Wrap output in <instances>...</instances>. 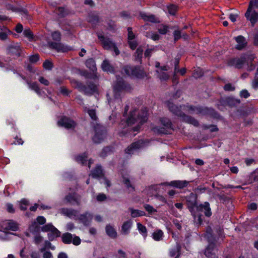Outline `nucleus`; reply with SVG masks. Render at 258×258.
Instances as JSON below:
<instances>
[{"label":"nucleus","instance_id":"obj_1","mask_svg":"<svg viewBox=\"0 0 258 258\" xmlns=\"http://www.w3.org/2000/svg\"><path fill=\"white\" fill-rule=\"evenodd\" d=\"M126 88V85L122 79L117 81L116 83L113 87V98L109 97V94H107L108 101L110 106H113L116 103L119 104L120 102V98L121 93L122 91L125 90Z\"/></svg>","mask_w":258,"mask_h":258},{"label":"nucleus","instance_id":"obj_2","mask_svg":"<svg viewBox=\"0 0 258 258\" xmlns=\"http://www.w3.org/2000/svg\"><path fill=\"white\" fill-rule=\"evenodd\" d=\"M147 120V111L146 108L141 111V113L138 112L136 110L132 111L126 123L128 125H131L136 122L142 124Z\"/></svg>","mask_w":258,"mask_h":258},{"label":"nucleus","instance_id":"obj_3","mask_svg":"<svg viewBox=\"0 0 258 258\" xmlns=\"http://www.w3.org/2000/svg\"><path fill=\"white\" fill-rule=\"evenodd\" d=\"M124 71L127 75L134 76L138 78H142L146 76L145 73L138 67L126 66L124 67Z\"/></svg>","mask_w":258,"mask_h":258},{"label":"nucleus","instance_id":"obj_4","mask_svg":"<svg viewBox=\"0 0 258 258\" xmlns=\"http://www.w3.org/2000/svg\"><path fill=\"white\" fill-rule=\"evenodd\" d=\"M253 2H250L249 7L245 14V16L247 20L250 21L252 26L258 21V13L252 10Z\"/></svg>","mask_w":258,"mask_h":258},{"label":"nucleus","instance_id":"obj_5","mask_svg":"<svg viewBox=\"0 0 258 258\" xmlns=\"http://www.w3.org/2000/svg\"><path fill=\"white\" fill-rule=\"evenodd\" d=\"M42 231L48 232V237L50 240L59 236V231L51 224H47L42 227Z\"/></svg>","mask_w":258,"mask_h":258},{"label":"nucleus","instance_id":"obj_6","mask_svg":"<svg viewBox=\"0 0 258 258\" xmlns=\"http://www.w3.org/2000/svg\"><path fill=\"white\" fill-rule=\"evenodd\" d=\"M76 87L85 94H92L97 91V87L93 83H89L87 87L78 82H76Z\"/></svg>","mask_w":258,"mask_h":258},{"label":"nucleus","instance_id":"obj_7","mask_svg":"<svg viewBox=\"0 0 258 258\" xmlns=\"http://www.w3.org/2000/svg\"><path fill=\"white\" fill-rule=\"evenodd\" d=\"M102 126L97 124L95 127V134L93 138V141L96 143L102 141L105 137V132Z\"/></svg>","mask_w":258,"mask_h":258},{"label":"nucleus","instance_id":"obj_8","mask_svg":"<svg viewBox=\"0 0 258 258\" xmlns=\"http://www.w3.org/2000/svg\"><path fill=\"white\" fill-rule=\"evenodd\" d=\"M100 40L101 41L103 47L106 49H112L115 53V55H118L119 53L117 47L115 45L114 43L112 42L109 38H106L104 37H99Z\"/></svg>","mask_w":258,"mask_h":258},{"label":"nucleus","instance_id":"obj_9","mask_svg":"<svg viewBox=\"0 0 258 258\" xmlns=\"http://www.w3.org/2000/svg\"><path fill=\"white\" fill-rule=\"evenodd\" d=\"M186 202L188 208L194 216L195 220H196V215L194 212V209L195 208H197V207H198L196 203V195L193 193L190 194V195L186 198Z\"/></svg>","mask_w":258,"mask_h":258},{"label":"nucleus","instance_id":"obj_10","mask_svg":"<svg viewBox=\"0 0 258 258\" xmlns=\"http://www.w3.org/2000/svg\"><path fill=\"white\" fill-rule=\"evenodd\" d=\"M217 252L218 250L215 244L212 243L206 248L204 254L208 258H218Z\"/></svg>","mask_w":258,"mask_h":258},{"label":"nucleus","instance_id":"obj_11","mask_svg":"<svg viewBox=\"0 0 258 258\" xmlns=\"http://www.w3.org/2000/svg\"><path fill=\"white\" fill-rule=\"evenodd\" d=\"M48 44L50 48L55 49L58 52H64L71 50L70 47L61 43L49 42Z\"/></svg>","mask_w":258,"mask_h":258},{"label":"nucleus","instance_id":"obj_12","mask_svg":"<svg viewBox=\"0 0 258 258\" xmlns=\"http://www.w3.org/2000/svg\"><path fill=\"white\" fill-rule=\"evenodd\" d=\"M1 226L4 229L14 231L17 230L18 229V224L11 220L3 221L1 223Z\"/></svg>","mask_w":258,"mask_h":258},{"label":"nucleus","instance_id":"obj_13","mask_svg":"<svg viewBox=\"0 0 258 258\" xmlns=\"http://www.w3.org/2000/svg\"><path fill=\"white\" fill-rule=\"evenodd\" d=\"M7 53L12 55L20 56L22 51L20 45L18 43L10 45L7 49Z\"/></svg>","mask_w":258,"mask_h":258},{"label":"nucleus","instance_id":"obj_14","mask_svg":"<svg viewBox=\"0 0 258 258\" xmlns=\"http://www.w3.org/2000/svg\"><path fill=\"white\" fill-rule=\"evenodd\" d=\"M64 201L72 205L80 204V197L76 193L69 194L64 198Z\"/></svg>","mask_w":258,"mask_h":258},{"label":"nucleus","instance_id":"obj_15","mask_svg":"<svg viewBox=\"0 0 258 258\" xmlns=\"http://www.w3.org/2000/svg\"><path fill=\"white\" fill-rule=\"evenodd\" d=\"M143 146V142L139 141L132 144L125 149V152L126 154L131 155L135 153L138 149H140Z\"/></svg>","mask_w":258,"mask_h":258},{"label":"nucleus","instance_id":"obj_16","mask_svg":"<svg viewBox=\"0 0 258 258\" xmlns=\"http://www.w3.org/2000/svg\"><path fill=\"white\" fill-rule=\"evenodd\" d=\"M58 124L60 126H64L67 128H71L75 126L74 121L68 118L63 117L58 121Z\"/></svg>","mask_w":258,"mask_h":258},{"label":"nucleus","instance_id":"obj_17","mask_svg":"<svg viewBox=\"0 0 258 258\" xmlns=\"http://www.w3.org/2000/svg\"><path fill=\"white\" fill-rule=\"evenodd\" d=\"M197 210L203 212L207 217H210L212 215L210 204L208 202H205L204 204L197 207Z\"/></svg>","mask_w":258,"mask_h":258},{"label":"nucleus","instance_id":"obj_18","mask_svg":"<svg viewBox=\"0 0 258 258\" xmlns=\"http://www.w3.org/2000/svg\"><path fill=\"white\" fill-rule=\"evenodd\" d=\"M188 183V182L185 180H175L170 182V183H163V184L168 185L172 186H174L179 188H182L186 187Z\"/></svg>","mask_w":258,"mask_h":258},{"label":"nucleus","instance_id":"obj_19","mask_svg":"<svg viewBox=\"0 0 258 258\" xmlns=\"http://www.w3.org/2000/svg\"><path fill=\"white\" fill-rule=\"evenodd\" d=\"M168 107L169 109L174 114L178 116H183L184 114L182 112L181 109L178 106L173 104L172 103L168 102Z\"/></svg>","mask_w":258,"mask_h":258},{"label":"nucleus","instance_id":"obj_20","mask_svg":"<svg viewBox=\"0 0 258 258\" xmlns=\"http://www.w3.org/2000/svg\"><path fill=\"white\" fill-rule=\"evenodd\" d=\"M235 39L237 42V44L235 48L237 49L240 50L245 47L246 45V41L245 38L241 36H238L235 38Z\"/></svg>","mask_w":258,"mask_h":258},{"label":"nucleus","instance_id":"obj_21","mask_svg":"<svg viewBox=\"0 0 258 258\" xmlns=\"http://www.w3.org/2000/svg\"><path fill=\"white\" fill-rule=\"evenodd\" d=\"M246 61V57L241 56L240 58L233 59L231 61V64L237 68H241Z\"/></svg>","mask_w":258,"mask_h":258},{"label":"nucleus","instance_id":"obj_22","mask_svg":"<svg viewBox=\"0 0 258 258\" xmlns=\"http://www.w3.org/2000/svg\"><path fill=\"white\" fill-rule=\"evenodd\" d=\"M105 231L107 235L112 238H115L117 236V232L112 225L107 224L105 227Z\"/></svg>","mask_w":258,"mask_h":258},{"label":"nucleus","instance_id":"obj_23","mask_svg":"<svg viewBox=\"0 0 258 258\" xmlns=\"http://www.w3.org/2000/svg\"><path fill=\"white\" fill-rule=\"evenodd\" d=\"M12 34V32L6 27L0 26V40H5L7 39L8 35Z\"/></svg>","mask_w":258,"mask_h":258},{"label":"nucleus","instance_id":"obj_24","mask_svg":"<svg viewBox=\"0 0 258 258\" xmlns=\"http://www.w3.org/2000/svg\"><path fill=\"white\" fill-rule=\"evenodd\" d=\"M60 213L71 218L77 216L78 212L74 209L62 208L60 210Z\"/></svg>","mask_w":258,"mask_h":258},{"label":"nucleus","instance_id":"obj_25","mask_svg":"<svg viewBox=\"0 0 258 258\" xmlns=\"http://www.w3.org/2000/svg\"><path fill=\"white\" fill-rule=\"evenodd\" d=\"M132 226V221L128 220L124 222L121 226V232L123 234H128Z\"/></svg>","mask_w":258,"mask_h":258},{"label":"nucleus","instance_id":"obj_26","mask_svg":"<svg viewBox=\"0 0 258 258\" xmlns=\"http://www.w3.org/2000/svg\"><path fill=\"white\" fill-rule=\"evenodd\" d=\"M26 83L28 84L29 89L34 91L38 95H41V91L37 83L31 82L28 80H26Z\"/></svg>","mask_w":258,"mask_h":258},{"label":"nucleus","instance_id":"obj_27","mask_svg":"<svg viewBox=\"0 0 258 258\" xmlns=\"http://www.w3.org/2000/svg\"><path fill=\"white\" fill-rule=\"evenodd\" d=\"M122 182L129 192H132L135 190V187L131 184L128 177L123 176Z\"/></svg>","mask_w":258,"mask_h":258},{"label":"nucleus","instance_id":"obj_28","mask_svg":"<svg viewBox=\"0 0 258 258\" xmlns=\"http://www.w3.org/2000/svg\"><path fill=\"white\" fill-rule=\"evenodd\" d=\"M180 246L177 245L176 247L171 248L169 250V256L170 257H174L176 256L175 258H178L180 255Z\"/></svg>","mask_w":258,"mask_h":258},{"label":"nucleus","instance_id":"obj_29","mask_svg":"<svg viewBox=\"0 0 258 258\" xmlns=\"http://www.w3.org/2000/svg\"><path fill=\"white\" fill-rule=\"evenodd\" d=\"M102 69L104 71L112 73L114 71L113 68L110 65L108 60H105L102 64Z\"/></svg>","mask_w":258,"mask_h":258},{"label":"nucleus","instance_id":"obj_30","mask_svg":"<svg viewBox=\"0 0 258 258\" xmlns=\"http://www.w3.org/2000/svg\"><path fill=\"white\" fill-rule=\"evenodd\" d=\"M141 18L145 21H149L151 22H156L157 19L154 15H147L146 13H141L140 14Z\"/></svg>","mask_w":258,"mask_h":258},{"label":"nucleus","instance_id":"obj_31","mask_svg":"<svg viewBox=\"0 0 258 258\" xmlns=\"http://www.w3.org/2000/svg\"><path fill=\"white\" fill-rule=\"evenodd\" d=\"M128 210L130 211L131 216L133 218H136L137 217H140V216H142L145 215V213L142 211L134 209L131 208H129Z\"/></svg>","mask_w":258,"mask_h":258},{"label":"nucleus","instance_id":"obj_32","mask_svg":"<svg viewBox=\"0 0 258 258\" xmlns=\"http://www.w3.org/2000/svg\"><path fill=\"white\" fill-rule=\"evenodd\" d=\"M86 67L93 72L96 70V63L94 59L92 58L88 59L86 62Z\"/></svg>","mask_w":258,"mask_h":258},{"label":"nucleus","instance_id":"obj_33","mask_svg":"<svg viewBox=\"0 0 258 258\" xmlns=\"http://www.w3.org/2000/svg\"><path fill=\"white\" fill-rule=\"evenodd\" d=\"M152 236L154 240L160 241L162 239L163 232L161 230H156L152 233Z\"/></svg>","mask_w":258,"mask_h":258},{"label":"nucleus","instance_id":"obj_34","mask_svg":"<svg viewBox=\"0 0 258 258\" xmlns=\"http://www.w3.org/2000/svg\"><path fill=\"white\" fill-rule=\"evenodd\" d=\"M102 175V170L101 167L97 166L92 172L91 176L94 178L100 177Z\"/></svg>","mask_w":258,"mask_h":258},{"label":"nucleus","instance_id":"obj_35","mask_svg":"<svg viewBox=\"0 0 258 258\" xmlns=\"http://www.w3.org/2000/svg\"><path fill=\"white\" fill-rule=\"evenodd\" d=\"M137 228L140 233L142 235L144 239H145L147 236V230L146 227L140 223H138Z\"/></svg>","mask_w":258,"mask_h":258},{"label":"nucleus","instance_id":"obj_36","mask_svg":"<svg viewBox=\"0 0 258 258\" xmlns=\"http://www.w3.org/2000/svg\"><path fill=\"white\" fill-rule=\"evenodd\" d=\"M23 34L30 41L36 40L35 37L30 29L24 30Z\"/></svg>","mask_w":258,"mask_h":258},{"label":"nucleus","instance_id":"obj_37","mask_svg":"<svg viewBox=\"0 0 258 258\" xmlns=\"http://www.w3.org/2000/svg\"><path fill=\"white\" fill-rule=\"evenodd\" d=\"M188 112L190 113L200 114L203 112V109L201 107L190 106L188 107Z\"/></svg>","mask_w":258,"mask_h":258},{"label":"nucleus","instance_id":"obj_38","mask_svg":"<svg viewBox=\"0 0 258 258\" xmlns=\"http://www.w3.org/2000/svg\"><path fill=\"white\" fill-rule=\"evenodd\" d=\"M85 111H87L90 117L93 120H96L97 117L96 114V111L94 109H88L86 107H85L84 109Z\"/></svg>","mask_w":258,"mask_h":258},{"label":"nucleus","instance_id":"obj_39","mask_svg":"<svg viewBox=\"0 0 258 258\" xmlns=\"http://www.w3.org/2000/svg\"><path fill=\"white\" fill-rule=\"evenodd\" d=\"M62 240L64 243H70L72 240V234L69 233H66L62 236Z\"/></svg>","mask_w":258,"mask_h":258},{"label":"nucleus","instance_id":"obj_40","mask_svg":"<svg viewBox=\"0 0 258 258\" xmlns=\"http://www.w3.org/2000/svg\"><path fill=\"white\" fill-rule=\"evenodd\" d=\"M183 117L184 120L194 125L195 126H198L199 124L198 121L190 116H186L184 114Z\"/></svg>","mask_w":258,"mask_h":258},{"label":"nucleus","instance_id":"obj_41","mask_svg":"<svg viewBox=\"0 0 258 258\" xmlns=\"http://www.w3.org/2000/svg\"><path fill=\"white\" fill-rule=\"evenodd\" d=\"M29 230L32 233L37 232L39 230V227L36 222L34 221L29 226Z\"/></svg>","mask_w":258,"mask_h":258},{"label":"nucleus","instance_id":"obj_42","mask_svg":"<svg viewBox=\"0 0 258 258\" xmlns=\"http://www.w3.org/2000/svg\"><path fill=\"white\" fill-rule=\"evenodd\" d=\"M143 51H144V48L142 46L139 47L137 48L136 52L135 53V54L136 59L139 60V61L141 60Z\"/></svg>","mask_w":258,"mask_h":258},{"label":"nucleus","instance_id":"obj_43","mask_svg":"<svg viewBox=\"0 0 258 258\" xmlns=\"http://www.w3.org/2000/svg\"><path fill=\"white\" fill-rule=\"evenodd\" d=\"M87 156L85 154H83L81 155H79L76 157V161L80 163L84 164L86 161Z\"/></svg>","mask_w":258,"mask_h":258},{"label":"nucleus","instance_id":"obj_44","mask_svg":"<svg viewBox=\"0 0 258 258\" xmlns=\"http://www.w3.org/2000/svg\"><path fill=\"white\" fill-rule=\"evenodd\" d=\"M157 73L159 74L158 77L161 81H166L167 80L169 76L166 73L162 72L161 71L159 72V71H157Z\"/></svg>","mask_w":258,"mask_h":258},{"label":"nucleus","instance_id":"obj_45","mask_svg":"<svg viewBox=\"0 0 258 258\" xmlns=\"http://www.w3.org/2000/svg\"><path fill=\"white\" fill-rule=\"evenodd\" d=\"M161 121L162 124L166 127L168 128L172 127V123L169 119L164 118L161 120Z\"/></svg>","mask_w":258,"mask_h":258},{"label":"nucleus","instance_id":"obj_46","mask_svg":"<svg viewBox=\"0 0 258 258\" xmlns=\"http://www.w3.org/2000/svg\"><path fill=\"white\" fill-rule=\"evenodd\" d=\"M29 205V202L26 199H22L20 203V208L22 210H26Z\"/></svg>","mask_w":258,"mask_h":258},{"label":"nucleus","instance_id":"obj_47","mask_svg":"<svg viewBox=\"0 0 258 258\" xmlns=\"http://www.w3.org/2000/svg\"><path fill=\"white\" fill-rule=\"evenodd\" d=\"M146 36L150 37L153 40H158L160 38V36L158 34L152 32L147 33Z\"/></svg>","mask_w":258,"mask_h":258},{"label":"nucleus","instance_id":"obj_48","mask_svg":"<svg viewBox=\"0 0 258 258\" xmlns=\"http://www.w3.org/2000/svg\"><path fill=\"white\" fill-rule=\"evenodd\" d=\"M251 86L254 89H258V73H256L254 79L252 82Z\"/></svg>","mask_w":258,"mask_h":258},{"label":"nucleus","instance_id":"obj_49","mask_svg":"<svg viewBox=\"0 0 258 258\" xmlns=\"http://www.w3.org/2000/svg\"><path fill=\"white\" fill-rule=\"evenodd\" d=\"M158 30L160 34H165L168 31V27L167 26H166V25H161L158 28Z\"/></svg>","mask_w":258,"mask_h":258},{"label":"nucleus","instance_id":"obj_50","mask_svg":"<svg viewBox=\"0 0 258 258\" xmlns=\"http://www.w3.org/2000/svg\"><path fill=\"white\" fill-rule=\"evenodd\" d=\"M168 11L169 14L174 15L176 12L177 7L175 5H170L167 7Z\"/></svg>","mask_w":258,"mask_h":258},{"label":"nucleus","instance_id":"obj_51","mask_svg":"<svg viewBox=\"0 0 258 258\" xmlns=\"http://www.w3.org/2000/svg\"><path fill=\"white\" fill-rule=\"evenodd\" d=\"M144 208L149 213H152L156 212V210L151 206L148 204H146L144 206Z\"/></svg>","mask_w":258,"mask_h":258},{"label":"nucleus","instance_id":"obj_52","mask_svg":"<svg viewBox=\"0 0 258 258\" xmlns=\"http://www.w3.org/2000/svg\"><path fill=\"white\" fill-rule=\"evenodd\" d=\"M43 67L47 70H51L52 68V63L51 61L46 60L44 63H43Z\"/></svg>","mask_w":258,"mask_h":258},{"label":"nucleus","instance_id":"obj_53","mask_svg":"<svg viewBox=\"0 0 258 258\" xmlns=\"http://www.w3.org/2000/svg\"><path fill=\"white\" fill-rule=\"evenodd\" d=\"M52 37L54 40L59 41L60 40V34L58 32H54L52 33Z\"/></svg>","mask_w":258,"mask_h":258},{"label":"nucleus","instance_id":"obj_54","mask_svg":"<svg viewBox=\"0 0 258 258\" xmlns=\"http://www.w3.org/2000/svg\"><path fill=\"white\" fill-rule=\"evenodd\" d=\"M106 199V196L104 194H99L96 196V200L98 202H103Z\"/></svg>","mask_w":258,"mask_h":258},{"label":"nucleus","instance_id":"obj_55","mask_svg":"<svg viewBox=\"0 0 258 258\" xmlns=\"http://www.w3.org/2000/svg\"><path fill=\"white\" fill-rule=\"evenodd\" d=\"M39 55L35 54L29 57V60L32 63H35L39 60Z\"/></svg>","mask_w":258,"mask_h":258},{"label":"nucleus","instance_id":"obj_56","mask_svg":"<svg viewBox=\"0 0 258 258\" xmlns=\"http://www.w3.org/2000/svg\"><path fill=\"white\" fill-rule=\"evenodd\" d=\"M240 96L241 97L247 98L249 96V93L246 90H242L240 93Z\"/></svg>","mask_w":258,"mask_h":258},{"label":"nucleus","instance_id":"obj_57","mask_svg":"<svg viewBox=\"0 0 258 258\" xmlns=\"http://www.w3.org/2000/svg\"><path fill=\"white\" fill-rule=\"evenodd\" d=\"M36 220H37V222H36L37 223H38L41 225L43 224L46 222V219L43 216H38Z\"/></svg>","mask_w":258,"mask_h":258},{"label":"nucleus","instance_id":"obj_58","mask_svg":"<svg viewBox=\"0 0 258 258\" xmlns=\"http://www.w3.org/2000/svg\"><path fill=\"white\" fill-rule=\"evenodd\" d=\"M128 44H129L130 47L132 49H135L137 46V43L136 41H135L134 39L128 40Z\"/></svg>","mask_w":258,"mask_h":258},{"label":"nucleus","instance_id":"obj_59","mask_svg":"<svg viewBox=\"0 0 258 258\" xmlns=\"http://www.w3.org/2000/svg\"><path fill=\"white\" fill-rule=\"evenodd\" d=\"M173 35L175 40H178L181 37V32L179 30H176L174 31Z\"/></svg>","mask_w":258,"mask_h":258},{"label":"nucleus","instance_id":"obj_60","mask_svg":"<svg viewBox=\"0 0 258 258\" xmlns=\"http://www.w3.org/2000/svg\"><path fill=\"white\" fill-rule=\"evenodd\" d=\"M39 81L41 84H42L45 86H48L49 84V82L48 81V80H47V79H46L45 78H44L43 77H40L39 78Z\"/></svg>","mask_w":258,"mask_h":258},{"label":"nucleus","instance_id":"obj_61","mask_svg":"<svg viewBox=\"0 0 258 258\" xmlns=\"http://www.w3.org/2000/svg\"><path fill=\"white\" fill-rule=\"evenodd\" d=\"M128 39L130 40H133L135 38V35L132 32V28H128Z\"/></svg>","mask_w":258,"mask_h":258},{"label":"nucleus","instance_id":"obj_62","mask_svg":"<svg viewBox=\"0 0 258 258\" xmlns=\"http://www.w3.org/2000/svg\"><path fill=\"white\" fill-rule=\"evenodd\" d=\"M7 210L8 211V212H9V213H14L15 212V209L13 207V205L11 204H7Z\"/></svg>","mask_w":258,"mask_h":258},{"label":"nucleus","instance_id":"obj_63","mask_svg":"<svg viewBox=\"0 0 258 258\" xmlns=\"http://www.w3.org/2000/svg\"><path fill=\"white\" fill-rule=\"evenodd\" d=\"M238 16V14H230L229 16V18L232 22H234L235 21H236Z\"/></svg>","mask_w":258,"mask_h":258},{"label":"nucleus","instance_id":"obj_64","mask_svg":"<svg viewBox=\"0 0 258 258\" xmlns=\"http://www.w3.org/2000/svg\"><path fill=\"white\" fill-rule=\"evenodd\" d=\"M125 256V253L121 250L118 251V254L116 255V258H124Z\"/></svg>","mask_w":258,"mask_h":258}]
</instances>
